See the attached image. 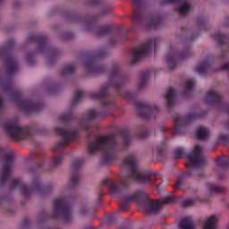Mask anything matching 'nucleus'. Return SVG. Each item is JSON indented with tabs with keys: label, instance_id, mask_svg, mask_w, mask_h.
I'll return each instance as SVG.
<instances>
[{
	"label": "nucleus",
	"instance_id": "50",
	"mask_svg": "<svg viewBox=\"0 0 229 229\" xmlns=\"http://www.w3.org/2000/svg\"><path fill=\"white\" fill-rule=\"evenodd\" d=\"M123 144H125V146H128V144H130V137L128 135H125L123 137Z\"/></svg>",
	"mask_w": 229,
	"mask_h": 229
},
{
	"label": "nucleus",
	"instance_id": "36",
	"mask_svg": "<svg viewBox=\"0 0 229 229\" xmlns=\"http://www.w3.org/2000/svg\"><path fill=\"white\" fill-rule=\"evenodd\" d=\"M79 214L82 217L89 216V207L85 204L81 205L79 208Z\"/></svg>",
	"mask_w": 229,
	"mask_h": 229
},
{
	"label": "nucleus",
	"instance_id": "64",
	"mask_svg": "<svg viewBox=\"0 0 229 229\" xmlns=\"http://www.w3.org/2000/svg\"><path fill=\"white\" fill-rule=\"evenodd\" d=\"M109 42H110V44H112V39Z\"/></svg>",
	"mask_w": 229,
	"mask_h": 229
},
{
	"label": "nucleus",
	"instance_id": "7",
	"mask_svg": "<svg viewBox=\"0 0 229 229\" xmlns=\"http://www.w3.org/2000/svg\"><path fill=\"white\" fill-rule=\"evenodd\" d=\"M190 161L194 165L193 173L198 176H203V168L207 165V158L203 155V150L199 145H196L193 152L189 155Z\"/></svg>",
	"mask_w": 229,
	"mask_h": 229
},
{
	"label": "nucleus",
	"instance_id": "10",
	"mask_svg": "<svg viewBox=\"0 0 229 229\" xmlns=\"http://www.w3.org/2000/svg\"><path fill=\"white\" fill-rule=\"evenodd\" d=\"M158 44H160V39L157 38H152L139 48L134 49L132 54L131 64H136L138 60H140L142 56H146V55H148L149 51H152L153 48L157 49V47H158Z\"/></svg>",
	"mask_w": 229,
	"mask_h": 229
},
{
	"label": "nucleus",
	"instance_id": "9",
	"mask_svg": "<svg viewBox=\"0 0 229 229\" xmlns=\"http://www.w3.org/2000/svg\"><path fill=\"white\" fill-rule=\"evenodd\" d=\"M191 55L192 54L191 53V49L184 50L178 54V50H176V47H171L169 52L165 57V60L168 68L174 69V67H176V63L182 60H187V58Z\"/></svg>",
	"mask_w": 229,
	"mask_h": 229
},
{
	"label": "nucleus",
	"instance_id": "37",
	"mask_svg": "<svg viewBox=\"0 0 229 229\" xmlns=\"http://www.w3.org/2000/svg\"><path fill=\"white\" fill-rule=\"evenodd\" d=\"M82 28L84 31H92V30L94 29V22L84 21Z\"/></svg>",
	"mask_w": 229,
	"mask_h": 229
},
{
	"label": "nucleus",
	"instance_id": "1",
	"mask_svg": "<svg viewBox=\"0 0 229 229\" xmlns=\"http://www.w3.org/2000/svg\"><path fill=\"white\" fill-rule=\"evenodd\" d=\"M115 140L108 136H100L96 139L95 142L89 143L88 146L89 153L94 155L96 151H102V158L104 162H110L115 157L114 145Z\"/></svg>",
	"mask_w": 229,
	"mask_h": 229
},
{
	"label": "nucleus",
	"instance_id": "22",
	"mask_svg": "<svg viewBox=\"0 0 229 229\" xmlns=\"http://www.w3.org/2000/svg\"><path fill=\"white\" fill-rule=\"evenodd\" d=\"M217 226V216H211L204 221L203 229H216Z\"/></svg>",
	"mask_w": 229,
	"mask_h": 229
},
{
	"label": "nucleus",
	"instance_id": "54",
	"mask_svg": "<svg viewBox=\"0 0 229 229\" xmlns=\"http://www.w3.org/2000/svg\"><path fill=\"white\" fill-rule=\"evenodd\" d=\"M222 69L224 71H229V63H226V64H223Z\"/></svg>",
	"mask_w": 229,
	"mask_h": 229
},
{
	"label": "nucleus",
	"instance_id": "20",
	"mask_svg": "<svg viewBox=\"0 0 229 229\" xmlns=\"http://www.w3.org/2000/svg\"><path fill=\"white\" fill-rule=\"evenodd\" d=\"M217 101H221V96L219 95V93L211 90L206 95L205 103L207 105H210Z\"/></svg>",
	"mask_w": 229,
	"mask_h": 229
},
{
	"label": "nucleus",
	"instance_id": "15",
	"mask_svg": "<svg viewBox=\"0 0 229 229\" xmlns=\"http://www.w3.org/2000/svg\"><path fill=\"white\" fill-rule=\"evenodd\" d=\"M85 72L88 74H99L103 71V67L99 66L94 58H89L84 64Z\"/></svg>",
	"mask_w": 229,
	"mask_h": 229
},
{
	"label": "nucleus",
	"instance_id": "38",
	"mask_svg": "<svg viewBox=\"0 0 229 229\" xmlns=\"http://www.w3.org/2000/svg\"><path fill=\"white\" fill-rule=\"evenodd\" d=\"M197 21L200 24L201 30H208V29H205V24H208L207 18L200 17V18H198Z\"/></svg>",
	"mask_w": 229,
	"mask_h": 229
},
{
	"label": "nucleus",
	"instance_id": "16",
	"mask_svg": "<svg viewBox=\"0 0 229 229\" xmlns=\"http://www.w3.org/2000/svg\"><path fill=\"white\" fill-rule=\"evenodd\" d=\"M143 111L146 112V114H143L145 119H155L157 114L160 112V107L155 104H143Z\"/></svg>",
	"mask_w": 229,
	"mask_h": 229
},
{
	"label": "nucleus",
	"instance_id": "26",
	"mask_svg": "<svg viewBox=\"0 0 229 229\" xmlns=\"http://www.w3.org/2000/svg\"><path fill=\"white\" fill-rule=\"evenodd\" d=\"M197 135L200 140H205V139H208L210 131L205 126H200L197 131Z\"/></svg>",
	"mask_w": 229,
	"mask_h": 229
},
{
	"label": "nucleus",
	"instance_id": "42",
	"mask_svg": "<svg viewBox=\"0 0 229 229\" xmlns=\"http://www.w3.org/2000/svg\"><path fill=\"white\" fill-rule=\"evenodd\" d=\"M62 160H64V158L62 157H55L52 159V165L53 167H56V165H58L59 164H62Z\"/></svg>",
	"mask_w": 229,
	"mask_h": 229
},
{
	"label": "nucleus",
	"instance_id": "39",
	"mask_svg": "<svg viewBox=\"0 0 229 229\" xmlns=\"http://www.w3.org/2000/svg\"><path fill=\"white\" fill-rule=\"evenodd\" d=\"M60 119L61 121H63V123H67V121H71V119H72V113L63 114L60 115Z\"/></svg>",
	"mask_w": 229,
	"mask_h": 229
},
{
	"label": "nucleus",
	"instance_id": "13",
	"mask_svg": "<svg viewBox=\"0 0 229 229\" xmlns=\"http://www.w3.org/2000/svg\"><path fill=\"white\" fill-rule=\"evenodd\" d=\"M164 4H175L174 10L180 15H189L192 12V4L189 0H163Z\"/></svg>",
	"mask_w": 229,
	"mask_h": 229
},
{
	"label": "nucleus",
	"instance_id": "45",
	"mask_svg": "<svg viewBox=\"0 0 229 229\" xmlns=\"http://www.w3.org/2000/svg\"><path fill=\"white\" fill-rule=\"evenodd\" d=\"M25 60L29 65H33V64H35V59L31 54H28L25 57Z\"/></svg>",
	"mask_w": 229,
	"mask_h": 229
},
{
	"label": "nucleus",
	"instance_id": "12",
	"mask_svg": "<svg viewBox=\"0 0 229 229\" xmlns=\"http://www.w3.org/2000/svg\"><path fill=\"white\" fill-rule=\"evenodd\" d=\"M55 133L60 135L63 140H60L56 145V149H62V148H67L69 142L76 137V131H67L62 127H55L54 128Z\"/></svg>",
	"mask_w": 229,
	"mask_h": 229
},
{
	"label": "nucleus",
	"instance_id": "33",
	"mask_svg": "<svg viewBox=\"0 0 229 229\" xmlns=\"http://www.w3.org/2000/svg\"><path fill=\"white\" fill-rule=\"evenodd\" d=\"M13 83L12 81H4V82H0V88L4 90V92H7V90H11Z\"/></svg>",
	"mask_w": 229,
	"mask_h": 229
},
{
	"label": "nucleus",
	"instance_id": "25",
	"mask_svg": "<svg viewBox=\"0 0 229 229\" xmlns=\"http://www.w3.org/2000/svg\"><path fill=\"white\" fill-rule=\"evenodd\" d=\"M74 72H76V65L74 64L65 65L60 70L61 76L64 77L74 74Z\"/></svg>",
	"mask_w": 229,
	"mask_h": 229
},
{
	"label": "nucleus",
	"instance_id": "24",
	"mask_svg": "<svg viewBox=\"0 0 229 229\" xmlns=\"http://www.w3.org/2000/svg\"><path fill=\"white\" fill-rule=\"evenodd\" d=\"M181 229H196V224L191 218H183L179 224Z\"/></svg>",
	"mask_w": 229,
	"mask_h": 229
},
{
	"label": "nucleus",
	"instance_id": "19",
	"mask_svg": "<svg viewBox=\"0 0 229 229\" xmlns=\"http://www.w3.org/2000/svg\"><path fill=\"white\" fill-rule=\"evenodd\" d=\"M38 51H39V53L47 51L48 53H50L51 56H60V55H62V51L57 48L49 49V47H47V45L46 44V41H39L38 43Z\"/></svg>",
	"mask_w": 229,
	"mask_h": 229
},
{
	"label": "nucleus",
	"instance_id": "2",
	"mask_svg": "<svg viewBox=\"0 0 229 229\" xmlns=\"http://www.w3.org/2000/svg\"><path fill=\"white\" fill-rule=\"evenodd\" d=\"M123 165V167H129V169H131V174L123 177L121 181L123 187H127L130 183H133V182L137 183H146V182L153 183V179L149 178V175H144L140 173V169L137 168V160L134 156L124 157Z\"/></svg>",
	"mask_w": 229,
	"mask_h": 229
},
{
	"label": "nucleus",
	"instance_id": "59",
	"mask_svg": "<svg viewBox=\"0 0 229 229\" xmlns=\"http://www.w3.org/2000/svg\"><path fill=\"white\" fill-rule=\"evenodd\" d=\"M114 87H115L116 89H120V88H121V85L115 84Z\"/></svg>",
	"mask_w": 229,
	"mask_h": 229
},
{
	"label": "nucleus",
	"instance_id": "27",
	"mask_svg": "<svg viewBox=\"0 0 229 229\" xmlns=\"http://www.w3.org/2000/svg\"><path fill=\"white\" fill-rule=\"evenodd\" d=\"M194 119H196V114H190L184 120L176 118L175 119L176 126L177 128H180V126H185V124H189V123H191V121H194Z\"/></svg>",
	"mask_w": 229,
	"mask_h": 229
},
{
	"label": "nucleus",
	"instance_id": "60",
	"mask_svg": "<svg viewBox=\"0 0 229 229\" xmlns=\"http://www.w3.org/2000/svg\"><path fill=\"white\" fill-rule=\"evenodd\" d=\"M126 98H128V99H130V92L126 93Z\"/></svg>",
	"mask_w": 229,
	"mask_h": 229
},
{
	"label": "nucleus",
	"instance_id": "8",
	"mask_svg": "<svg viewBox=\"0 0 229 229\" xmlns=\"http://www.w3.org/2000/svg\"><path fill=\"white\" fill-rule=\"evenodd\" d=\"M60 215H62L64 223H71L73 219L72 209L65 206L63 199H57L53 203L52 217H59Z\"/></svg>",
	"mask_w": 229,
	"mask_h": 229
},
{
	"label": "nucleus",
	"instance_id": "3",
	"mask_svg": "<svg viewBox=\"0 0 229 229\" xmlns=\"http://www.w3.org/2000/svg\"><path fill=\"white\" fill-rule=\"evenodd\" d=\"M135 198L136 199H143V202H141V207L144 208L147 214H158V212L162 210V206L164 204L167 205L174 201V197H166L161 201H152L148 198V194L142 191L136 192Z\"/></svg>",
	"mask_w": 229,
	"mask_h": 229
},
{
	"label": "nucleus",
	"instance_id": "41",
	"mask_svg": "<svg viewBox=\"0 0 229 229\" xmlns=\"http://www.w3.org/2000/svg\"><path fill=\"white\" fill-rule=\"evenodd\" d=\"M209 189L210 191H215V192H225V188L219 187L216 184H210Z\"/></svg>",
	"mask_w": 229,
	"mask_h": 229
},
{
	"label": "nucleus",
	"instance_id": "43",
	"mask_svg": "<svg viewBox=\"0 0 229 229\" xmlns=\"http://www.w3.org/2000/svg\"><path fill=\"white\" fill-rule=\"evenodd\" d=\"M81 165H83V161H81V160H80V159H76V160L72 164V169H80V167H81Z\"/></svg>",
	"mask_w": 229,
	"mask_h": 229
},
{
	"label": "nucleus",
	"instance_id": "28",
	"mask_svg": "<svg viewBox=\"0 0 229 229\" xmlns=\"http://www.w3.org/2000/svg\"><path fill=\"white\" fill-rule=\"evenodd\" d=\"M160 21H161V18L158 15L152 16L149 20L147 21L148 30L157 28V24H158V22H160Z\"/></svg>",
	"mask_w": 229,
	"mask_h": 229
},
{
	"label": "nucleus",
	"instance_id": "57",
	"mask_svg": "<svg viewBox=\"0 0 229 229\" xmlns=\"http://www.w3.org/2000/svg\"><path fill=\"white\" fill-rule=\"evenodd\" d=\"M30 40H37V37L29 38V41Z\"/></svg>",
	"mask_w": 229,
	"mask_h": 229
},
{
	"label": "nucleus",
	"instance_id": "17",
	"mask_svg": "<svg viewBox=\"0 0 229 229\" xmlns=\"http://www.w3.org/2000/svg\"><path fill=\"white\" fill-rule=\"evenodd\" d=\"M109 78L111 80L115 79L117 81H121V83H124L128 80V78L123 77V70L121 69V65L117 64L112 65Z\"/></svg>",
	"mask_w": 229,
	"mask_h": 229
},
{
	"label": "nucleus",
	"instance_id": "29",
	"mask_svg": "<svg viewBox=\"0 0 229 229\" xmlns=\"http://www.w3.org/2000/svg\"><path fill=\"white\" fill-rule=\"evenodd\" d=\"M80 183V174H73L70 179V183L67 186V189H72V187H76Z\"/></svg>",
	"mask_w": 229,
	"mask_h": 229
},
{
	"label": "nucleus",
	"instance_id": "6",
	"mask_svg": "<svg viewBox=\"0 0 229 229\" xmlns=\"http://www.w3.org/2000/svg\"><path fill=\"white\" fill-rule=\"evenodd\" d=\"M14 44V39H9L4 47H0V58H4L5 60V65L7 67L6 73L8 76L15 74V72H17V69H19L17 61L12 55H10V49L13 47Z\"/></svg>",
	"mask_w": 229,
	"mask_h": 229
},
{
	"label": "nucleus",
	"instance_id": "18",
	"mask_svg": "<svg viewBox=\"0 0 229 229\" xmlns=\"http://www.w3.org/2000/svg\"><path fill=\"white\" fill-rule=\"evenodd\" d=\"M98 115H101V114L98 113L94 109L88 111L87 117L81 120L80 126L84 130H89V128H90V121H94V119L98 117Z\"/></svg>",
	"mask_w": 229,
	"mask_h": 229
},
{
	"label": "nucleus",
	"instance_id": "53",
	"mask_svg": "<svg viewBox=\"0 0 229 229\" xmlns=\"http://www.w3.org/2000/svg\"><path fill=\"white\" fill-rule=\"evenodd\" d=\"M140 19H142V17L139 14H137L136 17H134V21L135 22H137V24L140 22Z\"/></svg>",
	"mask_w": 229,
	"mask_h": 229
},
{
	"label": "nucleus",
	"instance_id": "34",
	"mask_svg": "<svg viewBox=\"0 0 229 229\" xmlns=\"http://www.w3.org/2000/svg\"><path fill=\"white\" fill-rule=\"evenodd\" d=\"M82 98H83V91L81 90L76 91L73 96L72 106H74V105H78V102L81 101Z\"/></svg>",
	"mask_w": 229,
	"mask_h": 229
},
{
	"label": "nucleus",
	"instance_id": "52",
	"mask_svg": "<svg viewBox=\"0 0 229 229\" xmlns=\"http://www.w3.org/2000/svg\"><path fill=\"white\" fill-rule=\"evenodd\" d=\"M219 139H220V142H224V140H228V136L221 134L219 136Z\"/></svg>",
	"mask_w": 229,
	"mask_h": 229
},
{
	"label": "nucleus",
	"instance_id": "30",
	"mask_svg": "<svg viewBox=\"0 0 229 229\" xmlns=\"http://www.w3.org/2000/svg\"><path fill=\"white\" fill-rule=\"evenodd\" d=\"M151 77V74L149 72H143L140 78V84L138 85V87L140 89H143V87H145L146 82L148 81V80H149V78Z\"/></svg>",
	"mask_w": 229,
	"mask_h": 229
},
{
	"label": "nucleus",
	"instance_id": "40",
	"mask_svg": "<svg viewBox=\"0 0 229 229\" xmlns=\"http://www.w3.org/2000/svg\"><path fill=\"white\" fill-rule=\"evenodd\" d=\"M174 158H182V157H183V148H176L174 152Z\"/></svg>",
	"mask_w": 229,
	"mask_h": 229
},
{
	"label": "nucleus",
	"instance_id": "48",
	"mask_svg": "<svg viewBox=\"0 0 229 229\" xmlns=\"http://www.w3.org/2000/svg\"><path fill=\"white\" fill-rule=\"evenodd\" d=\"M106 33V29L100 27L98 30L97 31L98 37H101V35H105Z\"/></svg>",
	"mask_w": 229,
	"mask_h": 229
},
{
	"label": "nucleus",
	"instance_id": "55",
	"mask_svg": "<svg viewBox=\"0 0 229 229\" xmlns=\"http://www.w3.org/2000/svg\"><path fill=\"white\" fill-rule=\"evenodd\" d=\"M3 106H4L3 98L0 97V113L3 110Z\"/></svg>",
	"mask_w": 229,
	"mask_h": 229
},
{
	"label": "nucleus",
	"instance_id": "4",
	"mask_svg": "<svg viewBox=\"0 0 229 229\" xmlns=\"http://www.w3.org/2000/svg\"><path fill=\"white\" fill-rule=\"evenodd\" d=\"M12 189H19L21 192L22 196L28 198V196H31L33 192H42L43 194H50L55 191V186L49 184L42 189L40 185V181L38 179H35L32 182L31 188L30 189L27 185L21 183V181L14 180L11 185Z\"/></svg>",
	"mask_w": 229,
	"mask_h": 229
},
{
	"label": "nucleus",
	"instance_id": "44",
	"mask_svg": "<svg viewBox=\"0 0 229 229\" xmlns=\"http://www.w3.org/2000/svg\"><path fill=\"white\" fill-rule=\"evenodd\" d=\"M109 187L111 194H117V192H119V188L117 187V184L111 182Z\"/></svg>",
	"mask_w": 229,
	"mask_h": 229
},
{
	"label": "nucleus",
	"instance_id": "62",
	"mask_svg": "<svg viewBox=\"0 0 229 229\" xmlns=\"http://www.w3.org/2000/svg\"><path fill=\"white\" fill-rule=\"evenodd\" d=\"M227 128H228V130H229V122L227 123Z\"/></svg>",
	"mask_w": 229,
	"mask_h": 229
},
{
	"label": "nucleus",
	"instance_id": "5",
	"mask_svg": "<svg viewBox=\"0 0 229 229\" xmlns=\"http://www.w3.org/2000/svg\"><path fill=\"white\" fill-rule=\"evenodd\" d=\"M4 128L7 135H10L14 140H22V139H26V137L30 135V129L28 127L21 126L19 118H13L7 121L4 123Z\"/></svg>",
	"mask_w": 229,
	"mask_h": 229
},
{
	"label": "nucleus",
	"instance_id": "21",
	"mask_svg": "<svg viewBox=\"0 0 229 229\" xmlns=\"http://www.w3.org/2000/svg\"><path fill=\"white\" fill-rule=\"evenodd\" d=\"M165 98L166 99L168 106H173L174 105V99L176 98V89L170 88L165 95Z\"/></svg>",
	"mask_w": 229,
	"mask_h": 229
},
{
	"label": "nucleus",
	"instance_id": "23",
	"mask_svg": "<svg viewBox=\"0 0 229 229\" xmlns=\"http://www.w3.org/2000/svg\"><path fill=\"white\" fill-rule=\"evenodd\" d=\"M110 86L108 84H104L100 90L98 91H93L89 94L90 98H98V99H103V98H105V96H106V90H108V88Z\"/></svg>",
	"mask_w": 229,
	"mask_h": 229
},
{
	"label": "nucleus",
	"instance_id": "32",
	"mask_svg": "<svg viewBox=\"0 0 229 229\" xmlns=\"http://www.w3.org/2000/svg\"><path fill=\"white\" fill-rule=\"evenodd\" d=\"M216 164L222 167V169H226L229 165V158L228 157H221L218 158Z\"/></svg>",
	"mask_w": 229,
	"mask_h": 229
},
{
	"label": "nucleus",
	"instance_id": "58",
	"mask_svg": "<svg viewBox=\"0 0 229 229\" xmlns=\"http://www.w3.org/2000/svg\"><path fill=\"white\" fill-rule=\"evenodd\" d=\"M181 185H182V182L179 181V182H177L176 186H177V187H180Z\"/></svg>",
	"mask_w": 229,
	"mask_h": 229
},
{
	"label": "nucleus",
	"instance_id": "61",
	"mask_svg": "<svg viewBox=\"0 0 229 229\" xmlns=\"http://www.w3.org/2000/svg\"><path fill=\"white\" fill-rule=\"evenodd\" d=\"M157 191H160V184L157 186Z\"/></svg>",
	"mask_w": 229,
	"mask_h": 229
},
{
	"label": "nucleus",
	"instance_id": "46",
	"mask_svg": "<svg viewBox=\"0 0 229 229\" xmlns=\"http://www.w3.org/2000/svg\"><path fill=\"white\" fill-rule=\"evenodd\" d=\"M194 199H188L183 201V207H192L194 205Z\"/></svg>",
	"mask_w": 229,
	"mask_h": 229
},
{
	"label": "nucleus",
	"instance_id": "56",
	"mask_svg": "<svg viewBox=\"0 0 229 229\" xmlns=\"http://www.w3.org/2000/svg\"><path fill=\"white\" fill-rule=\"evenodd\" d=\"M163 150H164V148H163V147H160V146L157 147V151H158L159 153H162Z\"/></svg>",
	"mask_w": 229,
	"mask_h": 229
},
{
	"label": "nucleus",
	"instance_id": "51",
	"mask_svg": "<svg viewBox=\"0 0 229 229\" xmlns=\"http://www.w3.org/2000/svg\"><path fill=\"white\" fill-rule=\"evenodd\" d=\"M129 208H130V205L128 203H123L121 206V210H128Z\"/></svg>",
	"mask_w": 229,
	"mask_h": 229
},
{
	"label": "nucleus",
	"instance_id": "11",
	"mask_svg": "<svg viewBox=\"0 0 229 229\" xmlns=\"http://www.w3.org/2000/svg\"><path fill=\"white\" fill-rule=\"evenodd\" d=\"M15 152L13 150H8L4 156V165L0 173V183H4L10 174H12V169L13 167V158Z\"/></svg>",
	"mask_w": 229,
	"mask_h": 229
},
{
	"label": "nucleus",
	"instance_id": "14",
	"mask_svg": "<svg viewBox=\"0 0 229 229\" xmlns=\"http://www.w3.org/2000/svg\"><path fill=\"white\" fill-rule=\"evenodd\" d=\"M13 103L16 104L18 108L20 110H22L23 112H37L38 110V107L37 105L33 104L30 100H23L20 97H15L13 98Z\"/></svg>",
	"mask_w": 229,
	"mask_h": 229
},
{
	"label": "nucleus",
	"instance_id": "35",
	"mask_svg": "<svg viewBox=\"0 0 229 229\" xmlns=\"http://www.w3.org/2000/svg\"><path fill=\"white\" fill-rule=\"evenodd\" d=\"M215 38L217 40L218 44H226L225 40H228V36L216 32L215 34Z\"/></svg>",
	"mask_w": 229,
	"mask_h": 229
},
{
	"label": "nucleus",
	"instance_id": "47",
	"mask_svg": "<svg viewBox=\"0 0 229 229\" xmlns=\"http://www.w3.org/2000/svg\"><path fill=\"white\" fill-rule=\"evenodd\" d=\"M192 89H194V82L192 81H186L185 89L192 90Z\"/></svg>",
	"mask_w": 229,
	"mask_h": 229
},
{
	"label": "nucleus",
	"instance_id": "63",
	"mask_svg": "<svg viewBox=\"0 0 229 229\" xmlns=\"http://www.w3.org/2000/svg\"><path fill=\"white\" fill-rule=\"evenodd\" d=\"M106 105H110V102H107Z\"/></svg>",
	"mask_w": 229,
	"mask_h": 229
},
{
	"label": "nucleus",
	"instance_id": "49",
	"mask_svg": "<svg viewBox=\"0 0 229 229\" xmlns=\"http://www.w3.org/2000/svg\"><path fill=\"white\" fill-rule=\"evenodd\" d=\"M133 4H135L136 6H140V4H142V3H144V0H131Z\"/></svg>",
	"mask_w": 229,
	"mask_h": 229
},
{
	"label": "nucleus",
	"instance_id": "31",
	"mask_svg": "<svg viewBox=\"0 0 229 229\" xmlns=\"http://www.w3.org/2000/svg\"><path fill=\"white\" fill-rule=\"evenodd\" d=\"M208 67H210V64H208V62L206 61L197 67V72L199 74H205V72L208 71Z\"/></svg>",
	"mask_w": 229,
	"mask_h": 229
}]
</instances>
